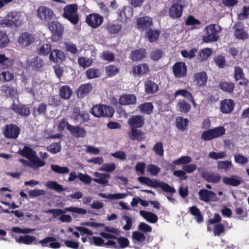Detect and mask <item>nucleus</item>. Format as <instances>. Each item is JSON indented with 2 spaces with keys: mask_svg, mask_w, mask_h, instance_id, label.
<instances>
[{
  "mask_svg": "<svg viewBox=\"0 0 249 249\" xmlns=\"http://www.w3.org/2000/svg\"><path fill=\"white\" fill-rule=\"evenodd\" d=\"M94 176L96 178H93V180L102 185H107L108 182V179L110 178V175L107 173H101L96 172Z\"/></svg>",
  "mask_w": 249,
  "mask_h": 249,
  "instance_id": "c756f323",
  "label": "nucleus"
},
{
  "mask_svg": "<svg viewBox=\"0 0 249 249\" xmlns=\"http://www.w3.org/2000/svg\"><path fill=\"white\" fill-rule=\"evenodd\" d=\"M225 228L222 223L215 224L213 229V232L214 236H219L222 233H224Z\"/></svg>",
  "mask_w": 249,
  "mask_h": 249,
  "instance_id": "6e6d98bb",
  "label": "nucleus"
},
{
  "mask_svg": "<svg viewBox=\"0 0 249 249\" xmlns=\"http://www.w3.org/2000/svg\"><path fill=\"white\" fill-rule=\"evenodd\" d=\"M153 150L159 157H162L164 155V151L161 142H157L153 147Z\"/></svg>",
  "mask_w": 249,
  "mask_h": 249,
  "instance_id": "5fc2aeb1",
  "label": "nucleus"
},
{
  "mask_svg": "<svg viewBox=\"0 0 249 249\" xmlns=\"http://www.w3.org/2000/svg\"><path fill=\"white\" fill-rule=\"evenodd\" d=\"M232 166V164L231 161H219L217 163L218 169L221 170H227Z\"/></svg>",
  "mask_w": 249,
  "mask_h": 249,
  "instance_id": "774afa93",
  "label": "nucleus"
},
{
  "mask_svg": "<svg viewBox=\"0 0 249 249\" xmlns=\"http://www.w3.org/2000/svg\"><path fill=\"white\" fill-rule=\"evenodd\" d=\"M192 161L190 156H184L180 157L179 159L175 160L173 163L175 165L187 164Z\"/></svg>",
  "mask_w": 249,
  "mask_h": 249,
  "instance_id": "13d9d810",
  "label": "nucleus"
},
{
  "mask_svg": "<svg viewBox=\"0 0 249 249\" xmlns=\"http://www.w3.org/2000/svg\"><path fill=\"white\" fill-rule=\"evenodd\" d=\"M99 196L104 198H108L111 199H119L124 198L126 195L125 194L118 193L114 194H108L100 193Z\"/></svg>",
  "mask_w": 249,
  "mask_h": 249,
  "instance_id": "8fccbe9b",
  "label": "nucleus"
},
{
  "mask_svg": "<svg viewBox=\"0 0 249 249\" xmlns=\"http://www.w3.org/2000/svg\"><path fill=\"white\" fill-rule=\"evenodd\" d=\"M10 42V39L6 32L0 31V49L6 47Z\"/></svg>",
  "mask_w": 249,
  "mask_h": 249,
  "instance_id": "a19ab883",
  "label": "nucleus"
},
{
  "mask_svg": "<svg viewBox=\"0 0 249 249\" xmlns=\"http://www.w3.org/2000/svg\"><path fill=\"white\" fill-rule=\"evenodd\" d=\"M63 18L68 19L71 24H77L79 20V18L77 11V5L76 4H71L66 5L63 9Z\"/></svg>",
  "mask_w": 249,
  "mask_h": 249,
  "instance_id": "0eeeda50",
  "label": "nucleus"
},
{
  "mask_svg": "<svg viewBox=\"0 0 249 249\" xmlns=\"http://www.w3.org/2000/svg\"><path fill=\"white\" fill-rule=\"evenodd\" d=\"M147 53L145 49H136L131 52L130 58L133 61H138L146 57Z\"/></svg>",
  "mask_w": 249,
  "mask_h": 249,
  "instance_id": "bb28decb",
  "label": "nucleus"
},
{
  "mask_svg": "<svg viewBox=\"0 0 249 249\" xmlns=\"http://www.w3.org/2000/svg\"><path fill=\"white\" fill-rule=\"evenodd\" d=\"M249 16V6L245 5L243 7L242 12L238 15L239 19L243 20L247 19Z\"/></svg>",
  "mask_w": 249,
  "mask_h": 249,
  "instance_id": "0e129e2a",
  "label": "nucleus"
},
{
  "mask_svg": "<svg viewBox=\"0 0 249 249\" xmlns=\"http://www.w3.org/2000/svg\"><path fill=\"white\" fill-rule=\"evenodd\" d=\"M36 239V238L34 236L26 235L20 236L18 239V242L26 245H31Z\"/></svg>",
  "mask_w": 249,
  "mask_h": 249,
  "instance_id": "603ef678",
  "label": "nucleus"
},
{
  "mask_svg": "<svg viewBox=\"0 0 249 249\" xmlns=\"http://www.w3.org/2000/svg\"><path fill=\"white\" fill-rule=\"evenodd\" d=\"M120 72V68L115 65H109L106 68V73L108 77H113Z\"/></svg>",
  "mask_w": 249,
  "mask_h": 249,
  "instance_id": "37998d69",
  "label": "nucleus"
},
{
  "mask_svg": "<svg viewBox=\"0 0 249 249\" xmlns=\"http://www.w3.org/2000/svg\"><path fill=\"white\" fill-rule=\"evenodd\" d=\"M163 55V52L160 49L152 51L150 54L151 59L154 61H158L162 57Z\"/></svg>",
  "mask_w": 249,
  "mask_h": 249,
  "instance_id": "864d4df0",
  "label": "nucleus"
},
{
  "mask_svg": "<svg viewBox=\"0 0 249 249\" xmlns=\"http://www.w3.org/2000/svg\"><path fill=\"white\" fill-rule=\"evenodd\" d=\"M61 53L62 52L58 50L51 51L49 56L50 61L55 63L61 61L62 60Z\"/></svg>",
  "mask_w": 249,
  "mask_h": 249,
  "instance_id": "79ce46f5",
  "label": "nucleus"
},
{
  "mask_svg": "<svg viewBox=\"0 0 249 249\" xmlns=\"http://www.w3.org/2000/svg\"><path fill=\"white\" fill-rule=\"evenodd\" d=\"M152 25V19L149 17H142L137 19L138 28L141 31L148 30L151 28Z\"/></svg>",
  "mask_w": 249,
  "mask_h": 249,
  "instance_id": "f3484780",
  "label": "nucleus"
},
{
  "mask_svg": "<svg viewBox=\"0 0 249 249\" xmlns=\"http://www.w3.org/2000/svg\"><path fill=\"white\" fill-rule=\"evenodd\" d=\"M208 80L206 72L202 71L196 73L193 75L194 84L197 87H203L206 86Z\"/></svg>",
  "mask_w": 249,
  "mask_h": 249,
  "instance_id": "dca6fc26",
  "label": "nucleus"
},
{
  "mask_svg": "<svg viewBox=\"0 0 249 249\" xmlns=\"http://www.w3.org/2000/svg\"><path fill=\"white\" fill-rule=\"evenodd\" d=\"M67 129L70 132L71 134L75 138H84L86 135L85 129L78 125H72L68 123L66 125Z\"/></svg>",
  "mask_w": 249,
  "mask_h": 249,
  "instance_id": "2eb2a0df",
  "label": "nucleus"
},
{
  "mask_svg": "<svg viewBox=\"0 0 249 249\" xmlns=\"http://www.w3.org/2000/svg\"><path fill=\"white\" fill-rule=\"evenodd\" d=\"M211 129L213 139L222 136L225 134L226 132L225 128L222 126L216 127Z\"/></svg>",
  "mask_w": 249,
  "mask_h": 249,
  "instance_id": "de8ad7c7",
  "label": "nucleus"
},
{
  "mask_svg": "<svg viewBox=\"0 0 249 249\" xmlns=\"http://www.w3.org/2000/svg\"><path fill=\"white\" fill-rule=\"evenodd\" d=\"M14 74L9 71H3L0 74V80L3 82L10 81L14 78Z\"/></svg>",
  "mask_w": 249,
  "mask_h": 249,
  "instance_id": "bf43d9fd",
  "label": "nucleus"
},
{
  "mask_svg": "<svg viewBox=\"0 0 249 249\" xmlns=\"http://www.w3.org/2000/svg\"><path fill=\"white\" fill-rule=\"evenodd\" d=\"M218 29H216V25L211 24L207 25L205 28V35L202 38L204 43L213 42L218 40L219 37L218 33L221 30V27L217 25Z\"/></svg>",
  "mask_w": 249,
  "mask_h": 249,
  "instance_id": "20e7f679",
  "label": "nucleus"
},
{
  "mask_svg": "<svg viewBox=\"0 0 249 249\" xmlns=\"http://www.w3.org/2000/svg\"><path fill=\"white\" fill-rule=\"evenodd\" d=\"M72 118L76 123L82 124L87 122L89 119V116L88 112L81 111L79 107H75L73 108Z\"/></svg>",
  "mask_w": 249,
  "mask_h": 249,
  "instance_id": "f8f14e48",
  "label": "nucleus"
},
{
  "mask_svg": "<svg viewBox=\"0 0 249 249\" xmlns=\"http://www.w3.org/2000/svg\"><path fill=\"white\" fill-rule=\"evenodd\" d=\"M106 28L110 34H115L121 31L122 26L121 24L108 23L107 24Z\"/></svg>",
  "mask_w": 249,
  "mask_h": 249,
  "instance_id": "58836bf2",
  "label": "nucleus"
},
{
  "mask_svg": "<svg viewBox=\"0 0 249 249\" xmlns=\"http://www.w3.org/2000/svg\"><path fill=\"white\" fill-rule=\"evenodd\" d=\"M203 178L208 182L211 183H218L221 179V177L218 174L213 175L212 174H206Z\"/></svg>",
  "mask_w": 249,
  "mask_h": 249,
  "instance_id": "3c124183",
  "label": "nucleus"
},
{
  "mask_svg": "<svg viewBox=\"0 0 249 249\" xmlns=\"http://www.w3.org/2000/svg\"><path fill=\"white\" fill-rule=\"evenodd\" d=\"M234 105V101L231 99L222 100L220 103V110L223 113H230L233 110Z\"/></svg>",
  "mask_w": 249,
  "mask_h": 249,
  "instance_id": "4be33fe9",
  "label": "nucleus"
},
{
  "mask_svg": "<svg viewBox=\"0 0 249 249\" xmlns=\"http://www.w3.org/2000/svg\"><path fill=\"white\" fill-rule=\"evenodd\" d=\"M37 17L42 21L48 22V28L52 32L53 37L59 39L62 35L61 24L57 21H49L55 16L53 11L46 6H40L36 10Z\"/></svg>",
  "mask_w": 249,
  "mask_h": 249,
  "instance_id": "f257e3e1",
  "label": "nucleus"
},
{
  "mask_svg": "<svg viewBox=\"0 0 249 249\" xmlns=\"http://www.w3.org/2000/svg\"><path fill=\"white\" fill-rule=\"evenodd\" d=\"M104 18L98 13L89 14L86 16L85 22L90 27L96 29L103 23Z\"/></svg>",
  "mask_w": 249,
  "mask_h": 249,
  "instance_id": "1a4fd4ad",
  "label": "nucleus"
},
{
  "mask_svg": "<svg viewBox=\"0 0 249 249\" xmlns=\"http://www.w3.org/2000/svg\"><path fill=\"white\" fill-rule=\"evenodd\" d=\"M92 85L89 83L81 85L76 90V94L79 98L82 99L87 95L92 89Z\"/></svg>",
  "mask_w": 249,
  "mask_h": 249,
  "instance_id": "b1692460",
  "label": "nucleus"
},
{
  "mask_svg": "<svg viewBox=\"0 0 249 249\" xmlns=\"http://www.w3.org/2000/svg\"><path fill=\"white\" fill-rule=\"evenodd\" d=\"M22 16L20 12L12 11L9 12L0 21V26L3 28L18 27L22 24Z\"/></svg>",
  "mask_w": 249,
  "mask_h": 249,
  "instance_id": "f03ea898",
  "label": "nucleus"
},
{
  "mask_svg": "<svg viewBox=\"0 0 249 249\" xmlns=\"http://www.w3.org/2000/svg\"><path fill=\"white\" fill-rule=\"evenodd\" d=\"M233 77L236 82L241 80L239 85L243 87H247L249 80L245 77L243 69L239 66H235L234 68Z\"/></svg>",
  "mask_w": 249,
  "mask_h": 249,
  "instance_id": "ddd939ff",
  "label": "nucleus"
},
{
  "mask_svg": "<svg viewBox=\"0 0 249 249\" xmlns=\"http://www.w3.org/2000/svg\"><path fill=\"white\" fill-rule=\"evenodd\" d=\"M128 135L130 140L138 142L144 140L145 138L144 133L138 128H131L128 132Z\"/></svg>",
  "mask_w": 249,
  "mask_h": 249,
  "instance_id": "5701e85b",
  "label": "nucleus"
},
{
  "mask_svg": "<svg viewBox=\"0 0 249 249\" xmlns=\"http://www.w3.org/2000/svg\"><path fill=\"white\" fill-rule=\"evenodd\" d=\"M160 34V30L149 29L146 33V36L150 42H153L158 40Z\"/></svg>",
  "mask_w": 249,
  "mask_h": 249,
  "instance_id": "f704fd0d",
  "label": "nucleus"
},
{
  "mask_svg": "<svg viewBox=\"0 0 249 249\" xmlns=\"http://www.w3.org/2000/svg\"><path fill=\"white\" fill-rule=\"evenodd\" d=\"M234 161L236 163L241 164H244L248 162V158L240 154L234 155Z\"/></svg>",
  "mask_w": 249,
  "mask_h": 249,
  "instance_id": "69168bd1",
  "label": "nucleus"
},
{
  "mask_svg": "<svg viewBox=\"0 0 249 249\" xmlns=\"http://www.w3.org/2000/svg\"><path fill=\"white\" fill-rule=\"evenodd\" d=\"M140 213L145 219L150 223H155L158 220V216L152 212L141 210Z\"/></svg>",
  "mask_w": 249,
  "mask_h": 249,
  "instance_id": "473e14b6",
  "label": "nucleus"
},
{
  "mask_svg": "<svg viewBox=\"0 0 249 249\" xmlns=\"http://www.w3.org/2000/svg\"><path fill=\"white\" fill-rule=\"evenodd\" d=\"M11 109L18 115L24 117H28L31 113L30 108L28 105H18L13 103Z\"/></svg>",
  "mask_w": 249,
  "mask_h": 249,
  "instance_id": "4468645a",
  "label": "nucleus"
},
{
  "mask_svg": "<svg viewBox=\"0 0 249 249\" xmlns=\"http://www.w3.org/2000/svg\"><path fill=\"white\" fill-rule=\"evenodd\" d=\"M52 50L51 45L50 44L42 45L38 50V53L39 55H47Z\"/></svg>",
  "mask_w": 249,
  "mask_h": 249,
  "instance_id": "4d7b16f0",
  "label": "nucleus"
},
{
  "mask_svg": "<svg viewBox=\"0 0 249 249\" xmlns=\"http://www.w3.org/2000/svg\"><path fill=\"white\" fill-rule=\"evenodd\" d=\"M223 182L228 185L237 186L241 184L242 180L240 177L232 176L231 177H224Z\"/></svg>",
  "mask_w": 249,
  "mask_h": 249,
  "instance_id": "2f4dec72",
  "label": "nucleus"
},
{
  "mask_svg": "<svg viewBox=\"0 0 249 249\" xmlns=\"http://www.w3.org/2000/svg\"><path fill=\"white\" fill-rule=\"evenodd\" d=\"M234 35L238 39L246 40L249 37L248 33L243 29V25L242 23H238L235 25Z\"/></svg>",
  "mask_w": 249,
  "mask_h": 249,
  "instance_id": "393cba45",
  "label": "nucleus"
},
{
  "mask_svg": "<svg viewBox=\"0 0 249 249\" xmlns=\"http://www.w3.org/2000/svg\"><path fill=\"white\" fill-rule=\"evenodd\" d=\"M214 61L215 64L219 68H223L225 66L226 60L225 57L221 55H218L216 57H215Z\"/></svg>",
  "mask_w": 249,
  "mask_h": 249,
  "instance_id": "338daca9",
  "label": "nucleus"
},
{
  "mask_svg": "<svg viewBox=\"0 0 249 249\" xmlns=\"http://www.w3.org/2000/svg\"><path fill=\"white\" fill-rule=\"evenodd\" d=\"M35 41L34 36L28 32H24L21 34L18 38V42L22 47H28Z\"/></svg>",
  "mask_w": 249,
  "mask_h": 249,
  "instance_id": "aec40b11",
  "label": "nucleus"
},
{
  "mask_svg": "<svg viewBox=\"0 0 249 249\" xmlns=\"http://www.w3.org/2000/svg\"><path fill=\"white\" fill-rule=\"evenodd\" d=\"M39 243L43 247H50L52 249H58L60 247V244L56 241L53 237H47L39 241Z\"/></svg>",
  "mask_w": 249,
  "mask_h": 249,
  "instance_id": "412c9836",
  "label": "nucleus"
},
{
  "mask_svg": "<svg viewBox=\"0 0 249 249\" xmlns=\"http://www.w3.org/2000/svg\"><path fill=\"white\" fill-rule=\"evenodd\" d=\"M189 120L187 118H183L182 117H178L176 119V125L178 128L182 131L187 129L188 125Z\"/></svg>",
  "mask_w": 249,
  "mask_h": 249,
  "instance_id": "ea45409f",
  "label": "nucleus"
},
{
  "mask_svg": "<svg viewBox=\"0 0 249 249\" xmlns=\"http://www.w3.org/2000/svg\"><path fill=\"white\" fill-rule=\"evenodd\" d=\"M137 97L133 94H126L121 95L119 99V104L122 106H130L135 105Z\"/></svg>",
  "mask_w": 249,
  "mask_h": 249,
  "instance_id": "6ab92c4d",
  "label": "nucleus"
},
{
  "mask_svg": "<svg viewBox=\"0 0 249 249\" xmlns=\"http://www.w3.org/2000/svg\"><path fill=\"white\" fill-rule=\"evenodd\" d=\"M178 107L180 112L185 113L189 112L191 108V105L184 100L178 101Z\"/></svg>",
  "mask_w": 249,
  "mask_h": 249,
  "instance_id": "a18cd8bd",
  "label": "nucleus"
},
{
  "mask_svg": "<svg viewBox=\"0 0 249 249\" xmlns=\"http://www.w3.org/2000/svg\"><path fill=\"white\" fill-rule=\"evenodd\" d=\"M139 107L142 112L150 114L153 110L154 107L152 103H145L140 105Z\"/></svg>",
  "mask_w": 249,
  "mask_h": 249,
  "instance_id": "c03bdc74",
  "label": "nucleus"
},
{
  "mask_svg": "<svg viewBox=\"0 0 249 249\" xmlns=\"http://www.w3.org/2000/svg\"><path fill=\"white\" fill-rule=\"evenodd\" d=\"M190 213L195 216L196 220L198 223H202L203 220V216L200 210L196 206H193L189 208Z\"/></svg>",
  "mask_w": 249,
  "mask_h": 249,
  "instance_id": "c9c22d12",
  "label": "nucleus"
},
{
  "mask_svg": "<svg viewBox=\"0 0 249 249\" xmlns=\"http://www.w3.org/2000/svg\"><path fill=\"white\" fill-rule=\"evenodd\" d=\"M184 7L183 0H174V2L169 9L168 14L170 18L173 19L180 18L182 16Z\"/></svg>",
  "mask_w": 249,
  "mask_h": 249,
  "instance_id": "6e6552de",
  "label": "nucleus"
},
{
  "mask_svg": "<svg viewBox=\"0 0 249 249\" xmlns=\"http://www.w3.org/2000/svg\"><path fill=\"white\" fill-rule=\"evenodd\" d=\"M45 186L48 188L54 190L57 192L60 193L62 192V185H60L56 181H48L46 183Z\"/></svg>",
  "mask_w": 249,
  "mask_h": 249,
  "instance_id": "09e8293b",
  "label": "nucleus"
},
{
  "mask_svg": "<svg viewBox=\"0 0 249 249\" xmlns=\"http://www.w3.org/2000/svg\"><path fill=\"white\" fill-rule=\"evenodd\" d=\"M212 49L209 48L201 50L199 52L198 58L201 62L206 61L212 54Z\"/></svg>",
  "mask_w": 249,
  "mask_h": 249,
  "instance_id": "49530a36",
  "label": "nucleus"
},
{
  "mask_svg": "<svg viewBox=\"0 0 249 249\" xmlns=\"http://www.w3.org/2000/svg\"><path fill=\"white\" fill-rule=\"evenodd\" d=\"M0 91L7 98L14 97L17 93V88L11 85H3L1 86Z\"/></svg>",
  "mask_w": 249,
  "mask_h": 249,
  "instance_id": "a878e982",
  "label": "nucleus"
},
{
  "mask_svg": "<svg viewBox=\"0 0 249 249\" xmlns=\"http://www.w3.org/2000/svg\"><path fill=\"white\" fill-rule=\"evenodd\" d=\"M98 71L99 70L96 69H89L86 71V76L87 78L89 79L98 77L99 76Z\"/></svg>",
  "mask_w": 249,
  "mask_h": 249,
  "instance_id": "052dcab7",
  "label": "nucleus"
},
{
  "mask_svg": "<svg viewBox=\"0 0 249 249\" xmlns=\"http://www.w3.org/2000/svg\"><path fill=\"white\" fill-rule=\"evenodd\" d=\"M200 24L201 22L198 19L195 18L192 15H189L185 20V24L188 26L199 25Z\"/></svg>",
  "mask_w": 249,
  "mask_h": 249,
  "instance_id": "680f3d73",
  "label": "nucleus"
},
{
  "mask_svg": "<svg viewBox=\"0 0 249 249\" xmlns=\"http://www.w3.org/2000/svg\"><path fill=\"white\" fill-rule=\"evenodd\" d=\"M132 238L134 243L143 244L146 240V236L142 232L134 231L132 232Z\"/></svg>",
  "mask_w": 249,
  "mask_h": 249,
  "instance_id": "e433bc0d",
  "label": "nucleus"
},
{
  "mask_svg": "<svg viewBox=\"0 0 249 249\" xmlns=\"http://www.w3.org/2000/svg\"><path fill=\"white\" fill-rule=\"evenodd\" d=\"M219 87L223 91L231 93L233 91L235 85L234 83L231 81H221L219 84Z\"/></svg>",
  "mask_w": 249,
  "mask_h": 249,
  "instance_id": "72a5a7b5",
  "label": "nucleus"
},
{
  "mask_svg": "<svg viewBox=\"0 0 249 249\" xmlns=\"http://www.w3.org/2000/svg\"><path fill=\"white\" fill-rule=\"evenodd\" d=\"M226 153L224 151L220 152H215L214 151L211 152L209 154V157L214 160H218L224 158L226 157Z\"/></svg>",
  "mask_w": 249,
  "mask_h": 249,
  "instance_id": "e2e57ef3",
  "label": "nucleus"
},
{
  "mask_svg": "<svg viewBox=\"0 0 249 249\" xmlns=\"http://www.w3.org/2000/svg\"><path fill=\"white\" fill-rule=\"evenodd\" d=\"M149 71V68L146 63L139 64L132 67L134 75H142Z\"/></svg>",
  "mask_w": 249,
  "mask_h": 249,
  "instance_id": "cd10ccee",
  "label": "nucleus"
},
{
  "mask_svg": "<svg viewBox=\"0 0 249 249\" xmlns=\"http://www.w3.org/2000/svg\"><path fill=\"white\" fill-rule=\"evenodd\" d=\"M199 199L204 202H209L211 199L215 196V194L206 189H201L198 192Z\"/></svg>",
  "mask_w": 249,
  "mask_h": 249,
  "instance_id": "c85d7f7f",
  "label": "nucleus"
},
{
  "mask_svg": "<svg viewBox=\"0 0 249 249\" xmlns=\"http://www.w3.org/2000/svg\"><path fill=\"white\" fill-rule=\"evenodd\" d=\"M144 118L141 115L131 116L127 121L130 128H140L144 124Z\"/></svg>",
  "mask_w": 249,
  "mask_h": 249,
  "instance_id": "a211bd4d",
  "label": "nucleus"
},
{
  "mask_svg": "<svg viewBox=\"0 0 249 249\" xmlns=\"http://www.w3.org/2000/svg\"><path fill=\"white\" fill-rule=\"evenodd\" d=\"M138 180L146 185L152 188L159 187L166 192L174 194L176 193V189L168 183L163 181H160L156 179H151L145 177H140L138 178Z\"/></svg>",
  "mask_w": 249,
  "mask_h": 249,
  "instance_id": "7ed1b4c3",
  "label": "nucleus"
},
{
  "mask_svg": "<svg viewBox=\"0 0 249 249\" xmlns=\"http://www.w3.org/2000/svg\"><path fill=\"white\" fill-rule=\"evenodd\" d=\"M47 105L45 103H41L38 105L37 108H35L33 111V115L35 118L39 115H46L47 114Z\"/></svg>",
  "mask_w": 249,
  "mask_h": 249,
  "instance_id": "4c0bfd02",
  "label": "nucleus"
},
{
  "mask_svg": "<svg viewBox=\"0 0 249 249\" xmlns=\"http://www.w3.org/2000/svg\"><path fill=\"white\" fill-rule=\"evenodd\" d=\"M114 110L112 107L108 105H96L90 110V113L96 117H107L111 118L114 114Z\"/></svg>",
  "mask_w": 249,
  "mask_h": 249,
  "instance_id": "39448f33",
  "label": "nucleus"
},
{
  "mask_svg": "<svg viewBox=\"0 0 249 249\" xmlns=\"http://www.w3.org/2000/svg\"><path fill=\"white\" fill-rule=\"evenodd\" d=\"M145 92L148 94H153L159 90L158 85L151 80H148L144 83Z\"/></svg>",
  "mask_w": 249,
  "mask_h": 249,
  "instance_id": "7c9ffc66",
  "label": "nucleus"
},
{
  "mask_svg": "<svg viewBox=\"0 0 249 249\" xmlns=\"http://www.w3.org/2000/svg\"><path fill=\"white\" fill-rule=\"evenodd\" d=\"M19 153L23 157L30 160V161L38 167L43 166L45 162L36 157V152L28 146H24Z\"/></svg>",
  "mask_w": 249,
  "mask_h": 249,
  "instance_id": "423d86ee",
  "label": "nucleus"
},
{
  "mask_svg": "<svg viewBox=\"0 0 249 249\" xmlns=\"http://www.w3.org/2000/svg\"><path fill=\"white\" fill-rule=\"evenodd\" d=\"M20 132L19 127L13 124H6L3 131L4 137L10 139H16L18 137Z\"/></svg>",
  "mask_w": 249,
  "mask_h": 249,
  "instance_id": "9d476101",
  "label": "nucleus"
},
{
  "mask_svg": "<svg viewBox=\"0 0 249 249\" xmlns=\"http://www.w3.org/2000/svg\"><path fill=\"white\" fill-rule=\"evenodd\" d=\"M174 75L176 78H182L187 75V67L184 62H176L172 67Z\"/></svg>",
  "mask_w": 249,
  "mask_h": 249,
  "instance_id": "9b49d317",
  "label": "nucleus"
}]
</instances>
